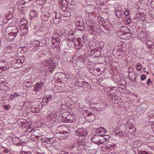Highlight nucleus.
I'll use <instances>...</instances> for the list:
<instances>
[{"label":"nucleus","instance_id":"1","mask_svg":"<svg viewBox=\"0 0 154 154\" xmlns=\"http://www.w3.org/2000/svg\"><path fill=\"white\" fill-rule=\"evenodd\" d=\"M60 35L58 33H54L51 37L52 46L53 48H57L60 45L61 41Z\"/></svg>","mask_w":154,"mask_h":154},{"label":"nucleus","instance_id":"2","mask_svg":"<svg viewBox=\"0 0 154 154\" xmlns=\"http://www.w3.org/2000/svg\"><path fill=\"white\" fill-rule=\"evenodd\" d=\"M40 43L38 40L33 41L31 42L27 48L28 51L30 52H35L39 48Z\"/></svg>","mask_w":154,"mask_h":154},{"label":"nucleus","instance_id":"3","mask_svg":"<svg viewBox=\"0 0 154 154\" xmlns=\"http://www.w3.org/2000/svg\"><path fill=\"white\" fill-rule=\"evenodd\" d=\"M43 63L45 66H48L51 72L53 71L56 66V63H54L52 59L46 60L43 62Z\"/></svg>","mask_w":154,"mask_h":154},{"label":"nucleus","instance_id":"4","mask_svg":"<svg viewBox=\"0 0 154 154\" xmlns=\"http://www.w3.org/2000/svg\"><path fill=\"white\" fill-rule=\"evenodd\" d=\"M100 137L99 135H95L91 137V140L95 144L98 145L102 144L104 143V141H102V140L100 139Z\"/></svg>","mask_w":154,"mask_h":154},{"label":"nucleus","instance_id":"5","mask_svg":"<svg viewBox=\"0 0 154 154\" xmlns=\"http://www.w3.org/2000/svg\"><path fill=\"white\" fill-rule=\"evenodd\" d=\"M87 131L84 128H78L75 132V135L79 137L85 136L87 135Z\"/></svg>","mask_w":154,"mask_h":154},{"label":"nucleus","instance_id":"6","mask_svg":"<svg viewBox=\"0 0 154 154\" xmlns=\"http://www.w3.org/2000/svg\"><path fill=\"white\" fill-rule=\"evenodd\" d=\"M54 22L55 23L57 24L61 20V15L59 13L54 12L52 14Z\"/></svg>","mask_w":154,"mask_h":154},{"label":"nucleus","instance_id":"7","mask_svg":"<svg viewBox=\"0 0 154 154\" xmlns=\"http://www.w3.org/2000/svg\"><path fill=\"white\" fill-rule=\"evenodd\" d=\"M42 108L41 103H40V104H38L32 106L31 108V110L33 112H38L40 111Z\"/></svg>","mask_w":154,"mask_h":154},{"label":"nucleus","instance_id":"8","mask_svg":"<svg viewBox=\"0 0 154 154\" xmlns=\"http://www.w3.org/2000/svg\"><path fill=\"white\" fill-rule=\"evenodd\" d=\"M0 61V65L1 66L0 68V72L3 71H6L8 69L9 66L8 65L7 63L3 61Z\"/></svg>","mask_w":154,"mask_h":154},{"label":"nucleus","instance_id":"9","mask_svg":"<svg viewBox=\"0 0 154 154\" xmlns=\"http://www.w3.org/2000/svg\"><path fill=\"white\" fill-rule=\"evenodd\" d=\"M50 14L48 11L43 12L41 15V18L44 21H47L50 17Z\"/></svg>","mask_w":154,"mask_h":154},{"label":"nucleus","instance_id":"10","mask_svg":"<svg viewBox=\"0 0 154 154\" xmlns=\"http://www.w3.org/2000/svg\"><path fill=\"white\" fill-rule=\"evenodd\" d=\"M100 70V69L99 68H95L94 69L91 68L90 70V72L92 74L95 76H99L101 74Z\"/></svg>","mask_w":154,"mask_h":154},{"label":"nucleus","instance_id":"11","mask_svg":"<svg viewBox=\"0 0 154 154\" xmlns=\"http://www.w3.org/2000/svg\"><path fill=\"white\" fill-rule=\"evenodd\" d=\"M106 149L107 151H110L113 150L114 149V145L111 143H107L106 144Z\"/></svg>","mask_w":154,"mask_h":154},{"label":"nucleus","instance_id":"12","mask_svg":"<svg viewBox=\"0 0 154 154\" xmlns=\"http://www.w3.org/2000/svg\"><path fill=\"white\" fill-rule=\"evenodd\" d=\"M17 32H11L8 33V38L9 40H12L14 39L17 35Z\"/></svg>","mask_w":154,"mask_h":154},{"label":"nucleus","instance_id":"13","mask_svg":"<svg viewBox=\"0 0 154 154\" xmlns=\"http://www.w3.org/2000/svg\"><path fill=\"white\" fill-rule=\"evenodd\" d=\"M13 64H15L17 65L16 66L17 67H20L21 66L20 65V64H21L22 63L20 59H15L11 62Z\"/></svg>","mask_w":154,"mask_h":154},{"label":"nucleus","instance_id":"14","mask_svg":"<svg viewBox=\"0 0 154 154\" xmlns=\"http://www.w3.org/2000/svg\"><path fill=\"white\" fill-rule=\"evenodd\" d=\"M38 14V13L34 10L31 9L29 12L30 16L32 18H34Z\"/></svg>","mask_w":154,"mask_h":154},{"label":"nucleus","instance_id":"15","mask_svg":"<svg viewBox=\"0 0 154 154\" xmlns=\"http://www.w3.org/2000/svg\"><path fill=\"white\" fill-rule=\"evenodd\" d=\"M96 132L97 134H102L106 133L107 131L104 128L102 127L97 129Z\"/></svg>","mask_w":154,"mask_h":154},{"label":"nucleus","instance_id":"16","mask_svg":"<svg viewBox=\"0 0 154 154\" xmlns=\"http://www.w3.org/2000/svg\"><path fill=\"white\" fill-rule=\"evenodd\" d=\"M129 78L132 81H135L136 79V76H135V73L132 71L130 72L129 71Z\"/></svg>","mask_w":154,"mask_h":154},{"label":"nucleus","instance_id":"17","mask_svg":"<svg viewBox=\"0 0 154 154\" xmlns=\"http://www.w3.org/2000/svg\"><path fill=\"white\" fill-rule=\"evenodd\" d=\"M146 44L149 48H152L154 47V42L152 41L148 40L146 42Z\"/></svg>","mask_w":154,"mask_h":154},{"label":"nucleus","instance_id":"18","mask_svg":"<svg viewBox=\"0 0 154 154\" xmlns=\"http://www.w3.org/2000/svg\"><path fill=\"white\" fill-rule=\"evenodd\" d=\"M141 40L144 41V39L148 40L149 38V36L148 35L147 33H146L145 34L143 33L141 34Z\"/></svg>","mask_w":154,"mask_h":154},{"label":"nucleus","instance_id":"19","mask_svg":"<svg viewBox=\"0 0 154 154\" xmlns=\"http://www.w3.org/2000/svg\"><path fill=\"white\" fill-rule=\"evenodd\" d=\"M114 11L115 12L116 16L119 18H121L122 16V11L121 10H117L115 9Z\"/></svg>","mask_w":154,"mask_h":154},{"label":"nucleus","instance_id":"20","mask_svg":"<svg viewBox=\"0 0 154 154\" xmlns=\"http://www.w3.org/2000/svg\"><path fill=\"white\" fill-rule=\"evenodd\" d=\"M121 101L120 98L118 97V96L112 97V101L115 103H118Z\"/></svg>","mask_w":154,"mask_h":154},{"label":"nucleus","instance_id":"21","mask_svg":"<svg viewBox=\"0 0 154 154\" xmlns=\"http://www.w3.org/2000/svg\"><path fill=\"white\" fill-rule=\"evenodd\" d=\"M62 14L64 17H68L71 15V14L69 11H65L64 10H63Z\"/></svg>","mask_w":154,"mask_h":154},{"label":"nucleus","instance_id":"22","mask_svg":"<svg viewBox=\"0 0 154 154\" xmlns=\"http://www.w3.org/2000/svg\"><path fill=\"white\" fill-rule=\"evenodd\" d=\"M52 97V96L51 95H47L43 99V100L47 103L49 101L51 100Z\"/></svg>","mask_w":154,"mask_h":154},{"label":"nucleus","instance_id":"23","mask_svg":"<svg viewBox=\"0 0 154 154\" xmlns=\"http://www.w3.org/2000/svg\"><path fill=\"white\" fill-rule=\"evenodd\" d=\"M79 59L81 62H83L87 59V57L84 54L82 55L79 56Z\"/></svg>","mask_w":154,"mask_h":154},{"label":"nucleus","instance_id":"24","mask_svg":"<svg viewBox=\"0 0 154 154\" xmlns=\"http://www.w3.org/2000/svg\"><path fill=\"white\" fill-rule=\"evenodd\" d=\"M101 136L103 137V139H101L102 140V141H104V143L108 140L109 138V135H102Z\"/></svg>","mask_w":154,"mask_h":154},{"label":"nucleus","instance_id":"25","mask_svg":"<svg viewBox=\"0 0 154 154\" xmlns=\"http://www.w3.org/2000/svg\"><path fill=\"white\" fill-rule=\"evenodd\" d=\"M47 55V52L46 51H42L41 53H39V57H44Z\"/></svg>","mask_w":154,"mask_h":154},{"label":"nucleus","instance_id":"26","mask_svg":"<svg viewBox=\"0 0 154 154\" xmlns=\"http://www.w3.org/2000/svg\"><path fill=\"white\" fill-rule=\"evenodd\" d=\"M58 1L59 3H61V5L62 6V9L63 10V8L66 9V8L64 7V5L62 6L64 4H66L67 3L66 1L65 0H58Z\"/></svg>","mask_w":154,"mask_h":154},{"label":"nucleus","instance_id":"27","mask_svg":"<svg viewBox=\"0 0 154 154\" xmlns=\"http://www.w3.org/2000/svg\"><path fill=\"white\" fill-rule=\"evenodd\" d=\"M44 28L45 26L43 25H40L38 26V29L40 32H42L44 31Z\"/></svg>","mask_w":154,"mask_h":154},{"label":"nucleus","instance_id":"28","mask_svg":"<svg viewBox=\"0 0 154 154\" xmlns=\"http://www.w3.org/2000/svg\"><path fill=\"white\" fill-rule=\"evenodd\" d=\"M82 113L84 114L85 113H87V115L89 116L92 115L93 116H94V114H92L91 112H90L88 110H83L82 111Z\"/></svg>","mask_w":154,"mask_h":154},{"label":"nucleus","instance_id":"29","mask_svg":"<svg viewBox=\"0 0 154 154\" xmlns=\"http://www.w3.org/2000/svg\"><path fill=\"white\" fill-rule=\"evenodd\" d=\"M142 67V66L140 63H137L136 65V68L137 70H140Z\"/></svg>","mask_w":154,"mask_h":154},{"label":"nucleus","instance_id":"30","mask_svg":"<svg viewBox=\"0 0 154 154\" xmlns=\"http://www.w3.org/2000/svg\"><path fill=\"white\" fill-rule=\"evenodd\" d=\"M138 154H152L150 152H146L145 151H139Z\"/></svg>","mask_w":154,"mask_h":154},{"label":"nucleus","instance_id":"31","mask_svg":"<svg viewBox=\"0 0 154 154\" xmlns=\"http://www.w3.org/2000/svg\"><path fill=\"white\" fill-rule=\"evenodd\" d=\"M21 30H22V32H23V31H24L23 32L25 34L27 33V32H28V28L26 26L25 27H23L21 29Z\"/></svg>","mask_w":154,"mask_h":154},{"label":"nucleus","instance_id":"32","mask_svg":"<svg viewBox=\"0 0 154 154\" xmlns=\"http://www.w3.org/2000/svg\"><path fill=\"white\" fill-rule=\"evenodd\" d=\"M3 107L6 110H8L11 108V106L10 105H4Z\"/></svg>","mask_w":154,"mask_h":154},{"label":"nucleus","instance_id":"33","mask_svg":"<svg viewBox=\"0 0 154 154\" xmlns=\"http://www.w3.org/2000/svg\"><path fill=\"white\" fill-rule=\"evenodd\" d=\"M44 85V84L42 82H39L36 83V87H42Z\"/></svg>","mask_w":154,"mask_h":154},{"label":"nucleus","instance_id":"34","mask_svg":"<svg viewBox=\"0 0 154 154\" xmlns=\"http://www.w3.org/2000/svg\"><path fill=\"white\" fill-rule=\"evenodd\" d=\"M119 134L121 136H124L125 135V132L121 131L119 133Z\"/></svg>","mask_w":154,"mask_h":154},{"label":"nucleus","instance_id":"35","mask_svg":"<svg viewBox=\"0 0 154 154\" xmlns=\"http://www.w3.org/2000/svg\"><path fill=\"white\" fill-rule=\"evenodd\" d=\"M150 5L152 8L154 9V0H151Z\"/></svg>","mask_w":154,"mask_h":154},{"label":"nucleus","instance_id":"36","mask_svg":"<svg viewBox=\"0 0 154 154\" xmlns=\"http://www.w3.org/2000/svg\"><path fill=\"white\" fill-rule=\"evenodd\" d=\"M131 19L129 18H126V23L127 24H128L129 23L131 22Z\"/></svg>","mask_w":154,"mask_h":154},{"label":"nucleus","instance_id":"37","mask_svg":"<svg viewBox=\"0 0 154 154\" xmlns=\"http://www.w3.org/2000/svg\"><path fill=\"white\" fill-rule=\"evenodd\" d=\"M68 136L67 134H66V135H64V134H62L61 135V137L62 138H63V139H65L66 138H67Z\"/></svg>","mask_w":154,"mask_h":154},{"label":"nucleus","instance_id":"38","mask_svg":"<svg viewBox=\"0 0 154 154\" xmlns=\"http://www.w3.org/2000/svg\"><path fill=\"white\" fill-rule=\"evenodd\" d=\"M125 9L126 10V11L124 13V14L126 16H128L129 14V11H128L127 9Z\"/></svg>","mask_w":154,"mask_h":154},{"label":"nucleus","instance_id":"39","mask_svg":"<svg viewBox=\"0 0 154 154\" xmlns=\"http://www.w3.org/2000/svg\"><path fill=\"white\" fill-rule=\"evenodd\" d=\"M146 78V76L145 75H142L141 76V79L142 80H144Z\"/></svg>","mask_w":154,"mask_h":154},{"label":"nucleus","instance_id":"40","mask_svg":"<svg viewBox=\"0 0 154 154\" xmlns=\"http://www.w3.org/2000/svg\"><path fill=\"white\" fill-rule=\"evenodd\" d=\"M16 97V95L15 94V93H13V94H11L10 95V97L11 98V100L13 98H15Z\"/></svg>","mask_w":154,"mask_h":154},{"label":"nucleus","instance_id":"41","mask_svg":"<svg viewBox=\"0 0 154 154\" xmlns=\"http://www.w3.org/2000/svg\"><path fill=\"white\" fill-rule=\"evenodd\" d=\"M151 79H149L146 82L147 83L149 86V85L150 83H152V82L151 81Z\"/></svg>","mask_w":154,"mask_h":154},{"label":"nucleus","instance_id":"42","mask_svg":"<svg viewBox=\"0 0 154 154\" xmlns=\"http://www.w3.org/2000/svg\"><path fill=\"white\" fill-rule=\"evenodd\" d=\"M5 153H8L10 152V150L8 149H4L3 151Z\"/></svg>","mask_w":154,"mask_h":154},{"label":"nucleus","instance_id":"43","mask_svg":"<svg viewBox=\"0 0 154 154\" xmlns=\"http://www.w3.org/2000/svg\"><path fill=\"white\" fill-rule=\"evenodd\" d=\"M79 26L80 28L79 29V30L80 31H82V30H83L84 29V27L83 26H82L80 25H79Z\"/></svg>","mask_w":154,"mask_h":154},{"label":"nucleus","instance_id":"44","mask_svg":"<svg viewBox=\"0 0 154 154\" xmlns=\"http://www.w3.org/2000/svg\"><path fill=\"white\" fill-rule=\"evenodd\" d=\"M90 29L92 31H93L94 29V28L93 26L92 25H91L89 26Z\"/></svg>","mask_w":154,"mask_h":154},{"label":"nucleus","instance_id":"45","mask_svg":"<svg viewBox=\"0 0 154 154\" xmlns=\"http://www.w3.org/2000/svg\"><path fill=\"white\" fill-rule=\"evenodd\" d=\"M80 40H81V39L79 38L78 39H77V41L78 43V44L80 45H82V44L81 43V42Z\"/></svg>","mask_w":154,"mask_h":154},{"label":"nucleus","instance_id":"46","mask_svg":"<svg viewBox=\"0 0 154 154\" xmlns=\"http://www.w3.org/2000/svg\"><path fill=\"white\" fill-rule=\"evenodd\" d=\"M60 83L56 82L55 83L54 85L55 87H56V86H57V87H61V86L60 85Z\"/></svg>","mask_w":154,"mask_h":154},{"label":"nucleus","instance_id":"47","mask_svg":"<svg viewBox=\"0 0 154 154\" xmlns=\"http://www.w3.org/2000/svg\"><path fill=\"white\" fill-rule=\"evenodd\" d=\"M40 88V87H34L33 90L34 91H38V89H39V88Z\"/></svg>","mask_w":154,"mask_h":154},{"label":"nucleus","instance_id":"48","mask_svg":"<svg viewBox=\"0 0 154 154\" xmlns=\"http://www.w3.org/2000/svg\"><path fill=\"white\" fill-rule=\"evenodd\" d=\"M129 127V128L130 129H132L133 128V126L131 124V125H130Z\"/></svg>","mask_w":154,"mask_h":154},{"label":"nucleus","instance_id":"49","mask_svg":"<svg viewBox=\"0 0 154 154\" xmlns=\"http://www.w3.org/2000/svg\"><path fill=\"white\" fill-rule=\"evenodd\" d=\"M8 17H9V18H9L10 19H11L12 18L13 16L12 15L10 14L8 15Z\"/></svg>","mask_w":154,"mask_h":154},{"label":"nucleus","instance_id":"50","mask_svg":"<svg viewBox=\"0 0 154 154\" xmlns=\"http://www.w3.org/2000/svg\"><path fill=\"white\" fill-rule=\"evenodd\" d=\"M131 95V96H134L135 97H136V98H137V95H136L135 94H132Z\"/></svg>","mask_w":154,"mask_h":154},{"label":"nucleus","instance_id":"51","mask_svg":"<svg viewBox=\"0 0 154 154\" xmlns=\"http://www.w3.org/2000/svg\"><path fill=\"white\" fill-rule=\"evenodd\" d=\"M119 91H121V92H122V93H124V91H122V87H119Z\"/></svg>","mask_w":154,"mask_h":154},{"label":"nucleus","instance_id":"52","mask_svg":"<svg viewBox=\"0 0 154 154\" xmlns=\"http://www.w3.org/2000/svg\"><path fill=\"white\" fill-rule=\"evenodd\" d=\"M127 123L128 125V126H129L130 125H131V122H130V121H127Z\"/></svg>","mask_w":154,"mask_h":154},{"label":"nucleus","instance_id":"53","mask_svg":"<svg viewBox=\"0 0 154 154\" xmlns=\"http://www.w3.org/2000/svg\"><path fill=\"white\" fill-rule=\"evenodd\" d=\"M15 94L16 95V96L18 97V96H20V95L18 93L15 92Z\"/></svg>","mask_w":154,"mask_h":154},{"label":"nucleus","instance_id":"54","mask_svg":"<svg viewBox=\"0 0 154 154\" xmlns=\"http://www.w3.org/2000/svg\"><path fill=\"white\" fill-rule=\"evenodd\" d=\"M41 140H42V142L44 143V142H46V140H44V139L41 138Z\"/></svg>","mask_w":154,"mask_h":154},{"label":"nucleus","instance_id":"55","mask_svg":"<svg viewBox=\"0 0 154 154\" xmlns=\"http://www.w3.org/2000/svg\"><path fill=\"white\" fill-rule=\"evenodd\" d=\"M39 131V130H36L35 131L34 133H38Z\"/></svg>","mask_w":154,"mask_h":154},{"label":"nucleus","instance_id":"56","mask_svg":"<svg viewBox=\"0 0 154 154\" xmlns=\"http://www.w3.org/2000/svg\"><path fill=\"white\" fill-rule=\"evenodd\" d=\"M22 154H28V152H22Z\"/></svg>","mask_w":154,"mask_h":154},{"label":"nucleus","instance_id":"57","mask_svg":"<svg viewBox=\"0 0 154 154\" xmlns=\"http://www.w3.org/2000/svg\"><path fill=\"white\" fill-rule=\"evenodd\" d=\"M70 122H74V120L70 119L69 121Z\"/></svg>","mask_w":154,"mask_h":154},{"label":"nucleus","instance_id":"58","mask_svg":"<svg viewBox=\"0 0 154 154\" xmlns=\"http://www.w3.org/2000/svg\"><path fill=\"white\" fill-rule=\"evenodd\" d=\"M129 100H131V99H132V100H133V99H135V98H134L133 97H129Z\"/></svg>","mask_w":154,"mask_h":154},{"label":"nucleus","instance_id":"59","mask_svg":"<svg viewBox=\"0 0 154 154\" xmlns=\"http://www.w3.org/2000/svg\"><path fill=\"white\" fill-rule=\"evenodd\" d=\"M36 137L38 139L39 138V136L36 135Z\"/></svg>","mask_w":154,"mask_h":154},{"label":"nucleus","instance_id":"60","mask_svg":"<svg viewBox=\"0 0 154 154\" xmlns=\"http://www.w3.org/2000/svg\"><path fill=\"white\" fill-rule=\"evenodd\" d=\"M146 67H144L143 68V70H145L146 69Z\"/></svg>","mask_w":154,"mask_h":154},{"label":"nucleus","instance_id":"61","mask_svg":"<svg viewBox=\"0 0 154 154\" xmlns=\"http://www.w3.org/2000/svg\"><path fill=\"white\" fill-rule=\"evenodd\" d=\"M60 75H64L63 74V73H61L60 74Z\"/></svg>","mask_w":154,"mask_h":154},{"label":"nucleus","instance_id":"62","mask_svg":"<svg viewBox=\"0 0 154 154\" xmlns=\"http://www.w3.org/2000/svg\"><path fill=\"white\" fill-rule=\"evenodd\" d=\"M130 69H131L130 68L129 69V71H130H130H132V69H131V70H130Z\"/></svg>","mask_w":154,"mask_h":154},{"label":"nucleus","instance_id":"63","mask_svg":"<svg viewBox=\"0 0 154 154\" xmlns=\"http://www.w3.org/2000/svg\"><path fill=\"white\" fill-rule=\"evenodd\" d=\"M79 86V87H83V85H78Z\"/></svg>","mask_w":154,"mask_h":154},{"label":"nucleus","instance_id":"64","mask_svg":"<svg viewBox=\"0 0 154 154\" xmlns=\"http://www.w3.org/2000/svg\"><path fill=\"white\" fill-rule=\"evenodd\" d=\"M122 89L125 90V88H122Z\"/></svg>","mask_w":154,"mask_h":154}]
</instances>
